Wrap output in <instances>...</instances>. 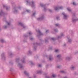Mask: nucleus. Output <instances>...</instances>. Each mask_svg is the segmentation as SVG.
I'll return each mask as SVG.
<instances>
[{
    "instance_id": "nucleus-28",
    "label": "nucleus",
    "mask_w": 78,
    "mask_h": 78,
    "mask_svg": "<svg viewBox=\"0 0 78 78\" xmlns=\"http://www.w3.org/2000/svg\"><path fill=\"white\" fill-rule=\"evenodd\" d=\"M38 66H39V67H41V65H38Z\"/></svg>"
},
{
    "instance_id": "nucleus-34",
    "label": "nucleus",
    "mask_w": 78,
    "mask_h": 78,
    "mask_svg": "<svg viewBox=\"0 0 78 78\" xmlns=\"http://www.w3.org/2000/svg\"><path fill=\"white\" fill-rule=\"evenodd\" d=\"M72 69H73V68H74V67L73 66L72 67Z\"/></svg>"
},
{
    "instance_id": "nucleus-41",
    "label": "nucleus",
    "mask_w": 78,
    "mask_h": 78,
    "mask_svg": "<svg viewBox=\"0 0 78 78\" xmlns=\"http://www.w3.org/2000/svg\"><path fill=\"white\" fill-rule=\"evenodd\" d=\"M27 3H28V1H27Z\"/></svg>"
},
{
    "instance_id": "nucleus-30",
    "label": "nucleus",
    "mask_w": 78,
    "mask_h": 78,
    "mask_svg": "<svg viewBox=\"0 0 78 78\" xmlns=\"http://www.w3.org/2000/svg\"><path fill=\"white\" fill-rule=\"evenodd\" d=\"M4 28H7V26H5Z\"/></svg>"
},
{
    "instance_id": "nucleus-42",
    "label": "nucleus",
    "mask_w": 78,
    "mask_h": 78,
    "mask_svg": "<svg viewBox=\"0 0 78 78\" xmlns=\"http://www.w3.org/2000/svg\"><path fill=\"white\" fill-rule=\"evenodd\" d=\"M22 66H20V68H22Z\"/></svg>"
},
{
    "instance_id": "nucleus-1",
    "label": "nucleus",
    "mask_w": 78,
    "mask_h": 78,
    "mask_svg": "<svg viewBox=\"0 0 78 78\" xmlns=\"http://www.w3.org/2000/svg\"><path fill=\"white\" fill-rule=\"evenodd\" d=\"M62 9V7H55V9L56 11H57V10H58V9Z\"/></svg>"
},
{
    "instance_id": "nucleus-11",
    "label": "nucleus",
    "mask_w": 78,
    "mask_h": 78,
    "mask_svg": "<svg viewBox=\"0 0 78 78\" xmlns=\"http://www.w3.org/2000/svg\"><path fill=\"white\" fill-rule=\"evenodd\" d=\"M22 62H23V63L25 62V60H24L23 59L22 60Z\"/></svg>"
},
{
    "instance_id": "nucleus-6",
    "label": "nucleus",
    "mask_w": 78,
    "mask_h": 78,
    "mask_svg": "<svg viewBox=\"0 0 78 78\" xmlns=\"http://www.w3.org/2000/svg\"><path fill=\"white\" fill-rule=\"evenodd\" d=\"M76 20H78V19H77L76 20H73V19H72V21L73 22H75L76 21Z\"/></svg>"
},
{
    "instance_id": "nucleus-5",
    "label": "nucleus",
    "mask_w": 78,
    "mask_h": 78,
    "mask_svg": "<svg viewBox=\"0 0 78 78\" xmlns=\"http://www.w3.org/2000/svg\"><path fill=\"white\" fill-rule=\"evenodd\" d=\"M2 15H3V12H0V15L2 16Z\"/></svg>"
},
{
    "instance_id": "nucleus-33",
    "label": "nucleus",
    "mask_w": 78,
    "mask_h": 78,
    "mask_svg": "<svg viewBox=\"0 0 78 78\" xmlns=\"http://www.w3.org/2000/svg\"><path fill=\"white\" fill-rule=\"evenodd\" d=\"M30 40H32L33 39V38H30Z\"/></svg>"
},
{
    "instance_id": "nucleus-40",
    "label": "nucleus",
    "mask_w": 78,
    "mask_h": 78,
    "mask_svg": "<svg viewBox=\"0 0 78 78\" xmlns=\"http://www.w3.org/2000/svg\"><path fill=\"white\" fill-rule=\"evenodd\" d=\"M64 46H66V44H64Z\"/></svg>"
},
{
    "instance_id": "nucleus-2",
    "label": "nucleus",
    "mask_w": 78,
    "mask_h": 78,
    "mask_svg": "<svg viewBox=\"0 0 78 78\" xmlns=\"http://www.w3.org/2000/svg\"><path fill=\"white\" fill-rule=\"evenodd\" d=\"M62 14H63V16H64V18L65 19H67V15L65 14V13H63Z\"/></svg>"
},
{
    "instance_id": "nucleus-3",
    "label": "nucleus",
    "mask_w": 78,
    "mask_h": 78,
    "mask_svg": "<svg viewBox=\"0 0 78 78\" xmlns=\"http://www.w3.org/2000/svg\"><path fill=\"white\" fill-rule=\"evenodd\" d=\"M38 33L40 35H43V34L41 33L39 30H38Z\"/></svg>"
},
{
    "instance_id": "nucleus-20",
    "label": "nucleus",
    "mask_w": 78,
    "mask_h": 78,
    "mask_svg": "<svg viewBox=\"0 0 78 78\" xmlns=\"http://www.w3.org/2000/svg\"><path fill=\"white\" fill-rule=\"evenodd\" d=\"M34 2H32V5H34Z\"/></svg>"
},
{
    "instance_id": "nucleus-23",
    "label": "nucleus",
    "mask_w": 78,
    "mask_h": 78,
    "mask_svg": "<svg viewBox=\"0 0 78 78\" xmlns=\"http://www.w3.org/2000/svg\"><path fill=\"white\" fill-rule=\"evenodd\" d=\"M68 41L69 42H71V39L69 40Z\"/></svg>"
},
{
    "instance_id": "nucleus-44",
    "label": "nucleus",
    "mask_w": 78,
    "mask_h": 78,
    "mask_svg": "<svg viewBox=\"0 0 78 78\" xmlns=\"http://www.w3.org/2000/svg\"><path fill=\"white\" fill-rule=\"evenodd\" d=\"M64 78H67L66 77H64Z\"/></svg>"
},
{
    "instance_id": "nucleus-36",
    "label": "nucleus",
    "mask_w": 78,
    "mask_h": 78,
    "mask_svg": "<svg viewBox=\"0 0 78 78\" xmlns=\"http://www.w3.org/2000/svg\"><path fill=\"white\" fill-rule=\"evenodd\" d=\"M49 60H51V58L50 57L49 58Z\"/></svg>"
},
{
    "instance_id": "nucleus-18",
    "label": "nucleus",
    "mask_w": 78,
    "mask_h": 78,
    "mask_svg": "<svg viewBox=\"0 0 78 78\" xmlns=\"http://www.w3.org/2000/svg\"><path fill=\"white\" fill-rule=\"evenodd\" d=\"M73 5H76V3H75V2H73Z\"/></svg>"
},
{
    "instance_id": "nucleus-37",
    "label": "nucleus",
    "mask_w": 78,
    "mask_h": 78,
    "mask_svg": "<svg viewBox=\"0 0 78 78\" xmlns=\"http://www.w3.org/2000/svg\"><path fill=\"white\" fill-rule=\"evenodd\" d=\"M59 66H58V67H57V68H59Z\"/></svg>"
},
{
    "instance_id": "nucleus-35",
    "label": "nucleus",
    "mask_w": 78,
    "mask_h": 78,
    "mask_svg": "<svg viewBox=\"0 0 78 78\" xmlns=\"http://www.w3.org/2000/svg\"><path fill=\"white\" fill-rule=\"evenodd\" d=\"M17 60H19V59H17L16 60V61H17Z\"/></svg>"
},
{
    "instance_id": "nucleus-29",
    "label": "nucleus",
    "mask_w": 78,
    "mask_h": 78,
    "mask_svg": "<svg viewBox=\"0 0 78 78\" xmlns=\"http://www.w3.org/2000/svg\"><path fill=\"white\" fill-rule=\"evenodd\" d=\"M49 11H50V12H51V10L50 9L49 10Z\"/></svg>"
},
{
    "instance_id": "nucleus-9",
    "label": "nucleus",
    "mask_w": 78,
    "mask_h": 78,
    "mask_svg": "<svg viewBox=\"0 0 78 78\" xmlns=\"http://www.w3.org/2000/svg\"><path fill=\"white\" fill-rule=\"evenodd\" d=\"M19 25H20L21 26H23V24H22V23H21L20 22L19 23Z\"/></svg>"
},
{
    "instance_id": "nucleus-8",
    "label": "nucleus",
    "mask_w": 78,
    "mask_h": 78,
    "mask_svg": "<svg viewBox=\"0 0 78 78\" xmlns=\"http://www.w3.org/2000/svg\"><path fill=\"white\" fill-rule=\"evenodd\" d=\"M67 9L69 12H70L71 11V9H70V8H67Z\"/></svg>"
},
{
    "instance_id": "nucleus-14",
    "label": "nucleus",
    "mask_w": 78,
    "mask_h": 78,
    "mask_svg": "<svg viewBox=\"0 0 78 78\" xmlns=\"http://www.w3.org/2000/svg\"><path fill=\"white\" fill-rule=\"evenodd\" d=\"M37 73H41V71H39L37 72Z\"/></svg>"
},
{
    "instance_id": "nucleus-21",
    "label": "nucleus",
    "mask_w": 78,
    "mask_h": 78,
    "mask_svg": "<svg viewBox=\"0 0 78 78\" xmlns=\"http://www.w3.org/2000/svg\"><path fill=\"white\" fill-rule=\"evenodd\" d=\"M26 11H27V12H30V10H26Z\"/></svg>"
},
{
    "instance_id": "nucleus-22",
    "label": "nucleus",
    "mask_w": 78,
    "mask_h": 78,
    "mask_svg": "<svg viewBox=\"0 0 78 78\" xmlns=\"http://www.w3.org/2000/svg\"><path fill=\"white\" fill-rule=\"evenodd\" d=\"M1 42H4V40H2Z\"/></svg>"
},
{
    "instance_id": "nucleus-43",
    "label": "nucleus",
    "mask_w": 78,
    "mask_h": 78,
    "mask_svg": "<svg viewBox=\"0 0 78 78\" xmlns=\"http://www.w3.org/2000/svg\"><path fill=\"white\" fill-rule=\"evenodd\" d=\"M46 41V42H47V40H45Z\"/></svg>"
},
{
    "instance_id": "nucleus-47",
    "label": "nucleus",
    "mask_w": 78,
    "mask_h": 78,
    "mask_svg": "<svg viewBox=\"0 0 78 78\" xmlns=\"http://www.w3.org/2000/svg\"><path fill=\"white\" fill-rule=\"evenodd\" d=\"M16 12L17 11H16Z\"/></svg>"
},
{
    "instance_id": "nucleus-45",
    "label": "nucleus",
    "mask_w": 78,
    "mask_h": 78,
    "mask_svg": "<svg viewBox=\"0 0 78 78\" xmlns=\"http://www.w3.org/2000/svg\"><path fill=\"white\" fill-rule=\"evenodd\" d=\"M23 28H25V27H23Z\"/></svg>"
},
{
    "instance_id": "nucleus-7",
    "label": "nucleus",
    "mask_w": 78,
    "mask_h": 78,
    "mask_svg": "<svg viewBox=\"0 0 78 78\" xmlns=\"http://www.w3.org/2000/svg\"><path fill=\"white\" fill-rule=\"evenodd\" d=\"M44 19V17H42L40 18H38V20H42V19Z\"/></svg>"
},
{
    "instance_id": "nucleus-10",
    "label": "nucleus",
    "mask_w": 78,
    "mask_h": 78,
    "mask_svg": "<svg viewBox=\"0 0 78 78\" xmlns=\"http://www.w3.org/2000/svg\"><path fill=\"white\" fill-rule=\"evenodd\" d=\"M52 77L55 78V77H56V75L53 74L52 75Z\"/></svg>"
},
{
    "instance_id": "nucleus-25",
    "label": "nucleus",
    "mask_w": 78,
    "mask_h": 78,
    "mask_svg": "<svg viewBox=\"0 0 78 78\" xmlns=\"http://www.w3.org/2000/svg\"><path fill=\"white\" fill-rule=\"evenodd\" d=\"M35 14H36V13H33V16H34V15H35Z\"/></svg>"
},
{
    "instance_id": "nucleus-46",
    "label": "nucleus",
    "mask_w": 78,
    "mask_h": 78,
    "mask_svg": "<svg viewBox=\"0 0 78 78\" xmlns=\"http://www.w3.org/2000/svg\"><path fill=\"white\" fill-rule=\"evenodd\" d=\"M19 65H20V64H19Z\"/></svg>"
},
{
    "instance_id": "nucleus-17",
    "label": "nucleus",
    "mask_w": 78,
    "mask_h": 78,
    "mask_svg": "<svg viewBox=\"0 0 78 78\" xmlns=\"http://www.w3.org/2000/svg\"><path fill=\"white\" fill-rule=\"evenodd\" d=\"M40 5L41 6H44V5L42 4H41Z\"/></svg>"
},
{
    "instance_id": "nucleus-27",
    "label": "nucleus",
    "mask_w": 78,
    "mask_h": 78,
    "mask_svg": "<svg viewBox=\"0 0 78 78\" xmlns=\"http://www.w3.org/2000/svg\"><path fill=\"white\" fill-rule=\"evenodd\" d=\"M48 32L49 31V30H46V33H47V32H48Z\"/></svg>"
},
{
    "instance_id": "nucleus-15",
    "label": "nucleus",
    "mask_w": 78,
    "mask_h": 78,
    "mask_svg": "<svg viewBox=\"0 0 78 78\" xmlns=\"http://www.w3.org/2000/svg\"><path fill=\"white\" fill-rule=\"evenodd\" d=\"M56 26H57V27H59V25L58 24H55Z\"/></svg>"
},
{
    "instance_id": "nucleus-48",
    "label": "nucleus",
    "mask_w": 78,
    "mask_h": 78,
    "mask_svg": "<svg viewBox=\"0 0 78 78\" xmlns=\"http://www.w3.org/2000/svg\"><path fill=\"white\" fill-rule=\"evenodd\" d=\"M31 78L30 77V78Z\"/></svg>"
},
{
    "instance_id": "nucleus-13",
    "label": "nucleus",
    "mask_w": 78,
    "mask_h": 78,
    "mask_svg": "<svg viewBox=\"0 0 78 78\" xmlns=\"http://www.w3.org/2000/svg\"><path fill=\"white\" fill-rule=\"evenodd\" d=\"M61 56L60 55H58L57 56V58H60V57H61Z\"/></svg>"
},
{
    "instance_id": "nucleus-4",
    "label": "nucleus",
    "mask_w": 78,
    "mask_h": 78,
    "mask_svg": "<svg viewBox=\"0 0 78 78\" xmlns=\"http://www.w3.org/2000/svg\"><path fill=\"white\" fill-rule=\"evenodd\" d=\"M24 74H25V75H28V73H27V71H26L24 72Z\"/></svg>"
},
{
    "instance_id": "nucleus-31",
    "label": "nucleus",
    "mask_w": 78,
    "mask_h": 78,
    "mask_svg": "<svg viewBox=\"0 0 78 78\" xmlns=\"http://www.w3.org/2000/svg\"><path fill=\"white\" fill-rule=\"evenodd\" d=\"M29 34H31V32H29Z\"/></svg>"
},
{
    "instance_id": "nucleus-39",
    "label": "nucleus",
    "mask_w": 78,
    "mask_h": 78,
    "mask_svg": "<svg viewBox=\"0 0 78 78\" xmlns=\"http://www.w3.org/2000/svg\"><path fill=\"white\" fill-rule=\"evenodd\" d=\"M54 31H56V30H55Z\"/></svg>"
},
{
    "instance_id": "nucleus-12",
    "label": "nucleus",
    "mask_w": 78,
    "mask_h": 78,
    "mask_svg": "<svg viewBox=\"0 0 78 78\" xmlns=\"http://www.w3.org/2000/svg\"><path fill=\"white\" fill-rule=\"evenodd\" d=\"M3 7L5 8V7L6 8V9L7 10V9H7V7H6V6L5 5H3Z\"/></svg>"
},
{
    "instance_id": "nucleus-26",
    "label": "nucleus",
    "mask_w": 78,
    "mask_h": 78,
    "mask_svg": "<svg viewBox=\"0 0 78 78\" xmlns=\"http://www.w3.org/2000/svg\"><path fill=\"white\" fill-rule=\"evenodd\" d=\"M8 25H10V23H8Z\"/></svg>"
},
{
    "instance_id": "nucleus-24",
    "label": "nucleus",
    "mask_w": 78,
    "mask_h": 78,
    "mask_svg": "<svg viewBox=\"0 0 78 78\" xmlns=\"http://www.w3.org/2000/svg\"><path fill=\"white\" fill-rule=\"evenodd\" d=\"M58 51H59V50H56L55 51V52H57Z\"/></svg>"
},
{
    "instance_id": "nucleus-32",
    "label": "nucleus",
    "mask_w": 78,
    "mask_h": 78,
    "mask_svg": "<svg viewBox=\"0 0 78 78\" xmlns=\"http://www.w3.org/2000/svg\"><path fill=\"white\" fill-rule=\"evenodd\" d=\"M58 18H59V17H56L57 19H58Z\"/></svg>"
},
{
    "instance_id": "nucleus-19",
    "label": "nucleus",
    "mask_w": 78,
    "mask_h": 78,
    "mask_svg": "<svg viewBox=\"0 0 78 78\" xmlns=\"http://www.w3.org/2000/svg\"><path fill=\"white\" fill-rule=\"evenodd\" d=\"M61 73H64V71H62L60 72Z\"/></svg>"
},
{
    "instance_id": "nucleus-16",
    "label": "nucleus",
    "mask_w": 78,
    "mask_h": 78,
    "mask_svg": "<svg viewBox=\"0 0 78 78\" xmlns=\"http://www.w3.org/2000/svg\"><path fill=\"white\" fill-rule=\"evenodd\" d=\"M51 39H52V40H53V41H55V39L54 38H51Z\"/></svg>"
},
{
    "instance_id": "nucleus-38",
    "label": "nucleus",
    "mask_w": 78,
    "mask_h": 78,
    "mask_svg": "<svg viewBox=\"0 0 78 78\" xmlns=\"http://www.w3.org/2000/svg\"><path fill=\"white\" fill-rule=\"evenodd\" d=\"M31 63L32 64H33V62H31Z\"/></svg>"
}]
</instances>
